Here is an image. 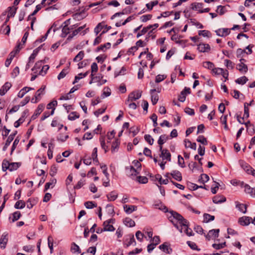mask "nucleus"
Here are the masks:
<instances>
[{
	"label": "nucleus",
	"instance_id": "1a4fd4ad",
	"mask_svg": "<svg viewBox=\"0 0 255 255\" xmlns=\"http://www.w3.org/2000/svg\"><path fill=\"white\" fill-rule=\"evenodd\" d=\"M12 85L10 82H7L1 87L0 89V95L3 96L11 88Z\"/></svg>",
	"mask_w": 255,
	"mask_h": 255
},
{
	"label": "nucleus",
	"instance_id": "f257e3e1",
	"mask_svg": "<svg viewBox=\"0 0 255 255\" xmlns=\"http://www.w3.org/2000/svg\"><path fill=\"white\" fill-rule=\"evenodd\" d=\"M169 213L170 215H168L169 220L180 233H182V227H184L185 228L184 232L188 236L194 235L192 230L188 227L189 223L187 220L175 211H171Z\"/></svg>",
	"mask_w": 255,
	"mask_h": 255
},
{
	"label": "nucleus",
	"instance_id": "052dcab7",
	"mask_svg": "<svg viewBox=\"0 0 255 255\" xmlns=\"http://www.w3.org/2000/svg\"><path fill=\"white\" fill-rule=\"evenodd\" d=\"M137 181L142 184H145L148 182V178L145 176H139L137 177Z\"/></svg>",
	"mask_w": 255,
	"mask_h": 255
},
{
	"label": "nucleus",
	"instance_id": "c03bdc74",
	"mask_svg": "<svg viewBox=\"0 0 255 255\" xmlns=\"http://www.w3.org/2000/svg\"><path fill=\"white\" fill-rule=\"evenodd\" d=\"M53 148V144L52 143H49L48 144V149L47 151V156L49 159H51L53 157V150L51 149Z\"/></svg>",
	"mask_w": 255,
	"mask_h": 255
},
{
	"label": "nucleus",
	"instance_id": "f3484780",
	"mask_svg": "<svg viewBox=\"0 0 255 255\" xmlns=\"http://www.w3.org/2000/svg\"><path fill=\"white\" fill-rule=\"evenodd\" d=\"M236 207L241 212L246 213L247 212V205L240 203L238 201L235 202Z\"/></svg>",
	"mask_w": 255,
	"mask_h": 255
},
{
	"label": "nucleus",
	"instance_id": "dca6fc26",
	"mask_svg": "<svg viewBox=\"0 0 255 255\" xmlns=\"http://www.w3.org/2000/svg\"><path fill=\"white\" fill-rule=\"evenodd\" d=\"M86 14L85 13V9L81 10L79 12H77L73 15L74 18L78 20H81L85 17Z\"/></svg>",
	"mask_w": 255,
	"mask_h": 255
},
{
	"label": "nucleus",
	"instance_id": "20e7f679",
	"mask_svg": "<svg viewBox=\"0 0 255 255\" xmlns=\"http://www.w3.org/2000/svg\"><path fill=\"white\" fill-rule=\"evenodd\" d=\"M252 220V218L250 217L243 216L238 220V223L243 226L249 225Z\"/></svg>",
	"mask_w": 255,
	"mask_h": 255
},
{
	"label": "nucleus",
	"instance_id": "aec40b11",
	"mask_svg": "<svg viewBox=\"0 0 255 255\" xmlns=\"http://www.w3.org/2000/svg\"><path fill=\"white\" fill-rule=\"evenodd\" d=\"M244 191L246 193L250 194L252 196H255V188H251L248 184L244 186Z\"/></svg>",
	"mask_w": 255,
	"mask_h": 255
},
{
	"label": "nucleus",
	"instance_id": "f704fd0d",
	"mask_svg": "<svg viewBox=\"0 0 255 255\" xmlns=\"http://www.w3.org/2000/svg\"><path fill=\"white\" fill-rule=\"evenodd\" d=\"M227 11L226 6L219 5L217 6L216 12L220 15H223Z\"/></svg>",
	"mask_w": 255,
	"mask_h": 255
},
{
	"label": "nucleus",
	"instance_id": "a211bd4d",
	"mask_svg": "<svg viewBox=\"0 0 255 255\" xmlns=\"http://www.w3.org/2000/svg\"><path fill=\"white\" fill-rule=\"evenodd\" d=\"M226 201V197L223 195H217L213 198V202L215 204L222 203Z\"/></svg>",
	"mask_w": 255,
	"mask_h": 255
},
{
	"label": "nucleus",
	"instance_id": "0eeeda50",
	"mask_svg": "<svg viewBox=\"0 0 255 255\" xmlns=\"http://www.w3.org/2000/svg\"><path fill=\"white\" fill-rule=\"evenodd\" d=\"M239 163L242 168L249 174L253 168L243 160H239Z\"/></svg>",
	"mask_w": 255,
	"mask_h": 255
},
{
	"label": "nucleus",
	"instance_id": "3c124183",
	"mask_svg": "<svg viewBox=\"0 0 255 255\" xmlns=\"http://www.w3.org/2000/svg\"><path fill=\"white\" fill-rule=\"evenodd\" d=\"M187 244L188 245V246L192 250H196L198 251H200V249H199L196 245V244L193 242L191 241H187Z\"/></svg>",
	"mask_w": 255,
	"mask_h": 255
},
{
	"label": "nucleus",
	"instance_id": "69168bd1",
	"mask_svg": "<svg viewBox=\"0 0 255 255\" xmlns=\"http://www.w3.org/2000/svg\"><path fill=\"white\" fill-rule=\"evenodd\" d=\"M144 139L150 145H152L154 142V139L149 134H145L144 135Z\"/></svg>",
	"mask_w": 255,
	"mask_h": 255
},
{
	"label": "nucleus",
	"instance_id": "a19ab883",
	"mask_svg": "<svg viewBox=\"0 0 255 255\" xmlns=\"http://www.w3.org/2000/svg\"><path fill=\"white\" fill-rule=\"evenodd\" d=\"M21 163L19 162H11L10 163L9 169L10 171L16 170L20 166Z\"/></svg>",
	"mask_w": 255,
	"mask_h": 255
},
{
	"label": "nucleus",
	"instance_id": "6ab92c4d",
	"mask_svg": "<svg viewBox=\"0 0 255 255\" xmlns=\"http://www.w3.org/2000/svg\"><path fill=\"white\" fill-rule=\"evenodd\" d=\"M104 228L103 230L105 231H114L115 230V228L112 225H111L110 222L105 221L103 224Z\"/></svg>",
	"mask_w": 255,
	"mask_h": 255
},
{
	"label": "nucleus",
	"instance_id": "7c9ffc66",
	"mask_svg": "<svg viewBox=\"0 0 255 255\" xmlns=\"http://www.w3.org/2000/svg\"><path fill=\"white\" fill-rule=\"evenodd\" d=\"M14 139V135H9L5 143V144L4 146L3 147V150L5 151L7 148V147L9 145L11 142Z\"/></svg>",
	"mask_w": 255,
	"mask_h": 255
},
{
	"label": "nucleus",
	"instance_id": "79ce46f5",
	"mask_svg": "<svg viewBox=\"0 0 255 255\" xmlns=\"http://www.w3.org/2000/svg\"><path fill=\"white\" fill-rule=\"evenodd\" d=\"M248 81V79L246 76H242L240 78H238L236 80L235 82L236 83L241 85L245 84Z\"/></svg>",
	"mask_w": 255,
	"mask_h": 255
},
{
	"label": "nucleus",
	"instance_id": "a18cd8bd",
	"mask_svg": "<svg viewBox=\"0 0 255 255\" xmlns=\"http://www.w3.org/2000/svg\"><path fill=\"white\" fill-rule=\"evenodd\" d=\"M199 35H202L204 37H210L211 36V32L207 30H199L198 32Z\"/></svg>",
	"mask_w": 255,
	"mask_h": 255
},
{
	"label": "nucleus",
	"instance_id": "4c0bfd02",
	"mask_svg": "<svg viewBox=\"0 0 255 255\" xmlns=\"http://www.w3.org/2000/svg\"><path fill=\"white\" fill-rule=\"evenodd\" d=\"M43 61H37L34 66L32 68V71H34V73H37L38 70L40 69L42 67Z\"/></svg>",
	"mask_w": 255,
	"mask_h": 255
},
{
	"label": "nucleus",
	"instance_id": "49530a36",
	"mask_svg": "<svg viewBox=\"0 0 255 255\" xmlns=\"http://www.w3.org/2000/svg\"><path fill=\"white\" fill-rule=\"evenodd\" d=\"M79 115L76 112H72L68 116V119L70 121H73L79 118Z\"/></svg>",
	"mask_w": 255,
	"mask_h": 255
},
{
	"label": "nucleus",
	"instance_id": "4468645a",
	"mask_svg": "<svg viewBox=\"0 0 255 255\" xmlns=\"http://www.w3.org/2000/svg\"><path fill=\"white\" fill-rule=\"evenodd\" d=\"M38 202V198H31L28 199L26 202L27 208L31 209Z\"/></svg>",
	"mask_w": 255,
	"mask_h": 255
},
{
	"label": "nucleus",
	"instance_id": "864d4df0",
	"mask_svg": "<svg viewBox=\"0 0 255 255\" xmlns=\"http://www.w3.org/2000/svg\"><path fill=\"white\" fill-rule=\"evenodd\" d=\"M100 141L101 143V145L102 148L104 149L105 152L106 153L108 150V146L106 145L105 141V138L104 137H101L100 138Z\"/></svg>",
	"mask_w": 255,
	"mask_h": 255
},
{
	"label": "nucleus",
	"instance_id": "412c9836",
	"mask_svg": "<svg viewBox=\"0 0 255 255\" xmlns=\"http://www.w3.org/2000/svg\"><path fill=\"white\" fill-rule=\"evenodd\" d=\"M21 215L19 211H16L12 214L11 217H9L10 222L13 223L18 220L21 217Z\"/></svg>",
	"mask_w": 255,
	"mask_h": 255
},
{
	"label": "nucleus",
	"instance_id": "39448f33",
	"mask_svg": "<svg viewBox=\"0 0 255 255\" xmlns=\"http://www.w3.org/2000/svg\"><path fill=\"white\" fill-rule=\"evenodd\" d=\"M153 206L154 208L159 209L165 213L168 212L167 208L164 206L160 200L155 201Z\"/></svg>",
	"mask_w": 255,
	"mask_h": 255
},
{
	"label": "nucleus",
	"instance_id": "13d9d810",
	"mask_svg": "<svg viewBox=\"0 0 255 255\" xmlns=\"http://www.w3.org/2000/svg\"><path fill=\"white\" fill-rule=\"evenodd\" d=\"M209 179V177L208 175L206 174H202L200 175V178L199 179V181L203 183L207 182Z\"/></svg>",
	"mask_w": 255,
	"mask_h": 255
},
{
	"label": "nucleus",
	"instance_id": "c756f323",
	"mask_svg": "<svg viewBox=\"0 0 255 255\" xmlns=\"http://www.w3.org/2000/svg\"><path fill=\"white\" fill-rule=\"evenodd\" d=\"M111 44L110 42H107L104 44L101 45L100 46L98 47L96 49L97 52H99L100 51H105V49H109L111 47Z\"/></svg>",
	"mask_w": 255,
	"mask_h": 255
},
{
	"label": "nucleus",
	"instance_id": "6e6d98bb",
	"mask_svg": "<svg viewBox=\"0 0 255 255\" xmlns=\"http://www.w3.org/2000/svg\"><path fill=\"white\" fill-rule=\"evenodd\" d=\"M197 141L204 145H207L208 144L206 138H205L203 135H199L197 139Z\"/></svg>",
	"mask_w": 255,
	"mask_h": 255
},
{
	"label": "nucleus",
	"instance_id": "58836bf2",
	"mask_svg": "<svg viewBox=\"0 0 255 255\" xmlns=\"http://www.w3.org/2000/svg\"><path fill=\"white\" fill-rule=\"evenodd\" d=\"M71 251L74 253H77L78 254H80L81 252L79 247L75 243H73L71 244Z\"/></svg>",
	"mask_w": 255,
	"mask_h": 255
},
{
	"label": "nucleus",
	"instance_id": "cd10ccee",
	"mask_svg": "<svg viewBox=\"0 0 255 255\" xmlns=\"http://www.w3.org/2000/svg\"><path fill=\"white\" fill-rule=\"evenodd\" d=\"M107 197L109 201H113L117 198L118 194L115 191H113L107 194Z\"/></svg>",
	"mask_w": 255,
	"mask_h": 255
},
{
	"label": "nucleus",
	"instance_id": "774afa93",
	"mask_svg": "<svg viewBox=\"0 0 255 255\" xmlns=\"http://www.w3.org/2000/svg\"><path fill=\"white\" fill-rule=\"evenodd\" d=\"M224 71V70L221 68H214L212 69V72L216 75H222Z\"/></svg>",
	"mask_w": 255,
	"mask_h": 255
},
{
	"label": "nucleus",
	"instance_id": "e2e57ef3",
	"mask_svg": "<svg viewBox=\"0 0 255 255\" xmlns=\"http://www.w3.org/2000/svg\"><path fill=\"white\" fill-rule=\"evenodd\" d=\"M152 15L149 14L143 15H142L141 16H140V19L142 22H145L151 19V18H152Z\"/></svg>",
	"mask_w": 255,
	"mask_h": 255
},
{
	"label": "nucleus",
	"instance_id": "a878e982",
	"mask_svg": "<svg viewBox=\"0 0 255 255\" xmlns=\"http://www.w3.org/2000/svg\"><path fill=\"white\" fill-rule=\"evenodd\" d=\"M185 146L186 148H190L192 149H196V144L195 142H191L189 139H185L184 140Z\"/></svg>",
	"mask_w": 255,
	"mask_h": 255
},
{
	"label": "nucleus",
	"instance_id": "8fccbe9b",
	"mask_svg": "<svg viewBox=\"0 0 255 255\" xmlns=\"http://www.w3.org/2000/svg\"><path fill=\"white\" fill-rule=\"evenodd\" d=\"M203 66L205 68L212 70L214 67V64L210 61H206L203 63Z\"/></svg>",
	"mask_w": 255,
	"mask_h": 255
},
{
	"label": "nucleus",
	"instance_id": "09e8293b",
	"mask_svg": "<svg viewBox=\"0 0 255 255\" xmlns=\"http://www.w3.org/2000/svg\"><path fill=\"white\" fill-rule=\"evenodd\" d=\"M105 27V25L103 23H99L94 28V32L97 35Z\"/></svg>",
	"mask_w": 255,
	"mask_h": 255
},
{
	"label": "nucleus",
	"instance_id": "9d476101",
	"mask_svg": "<svg viewBox=\"0 0 255 255\" xmlns=\"http://www.w3.org/2000/svg\"><path fill=\"white\" fill-rule=\"evenodd\" d=\"M8 242V234L3 233L0 239V245L1 249H5Z\"/></svg>",
	"mask_w": 255,
	"mask_h": 255
},
{
	"label": "nucleus",
	"instance_id": "4be33fe9",
	"mask_svg": "<svg viewBox=\"0 0 255 255\" xmlns=\"http://www.w3.org/2000/svg\"><path fill=\"white\" fill-rule=\"evenodd\" d=\"M124 209L126 213L129 214L131 213L133 211L136 210L137 207L134 205H125L124 206Z\"/></svg>",
	"mask_w": 255,
	"mask_h": 255
},
{
	"label": "nucleus",
	"instance_id": "5fc2aeb1",
	"mask_svg": "<svg viewBox=\"0 0 255 255\" xmlns=\"http://www.w3.org/2000/svg\"><path fill=\"white\" fill-rule=\"evenodd\" d=\"M106 32H107V31H105V30L103 31L102 32V33L98 36H97L95 38V40L94 41V43H93L94 45H98L100 42H101V41H102V34H103L104 33H105Z\"/></svg>",
	"mask_w": 255,
	"mask_h": 255
},
{
	"label": "nucleus",
	"instance_id": "37998d69",
	"mask_svg": "<svg viewBox=\"0 0 255 255\" xmlns=\"http://www.w3.org/2000/svg\"><path fill=\"white\" fill-rule=\"evenodd\" d=\"M203 4L202 3L200 2H194L191 4L192 6V9L195 10L198 9L200 10L201 8L203 7Z\"/></svg>",
	"mask_w": 255,
	"mask_h": 255
},
{
	"label": "nucleus",
	"instance_id": "680f3d73",
	"mask_svg": "<svg viewBox=\"0 0 255 255\" xmlns=\"http://www.w3.org/2000/svg\"><path fill=\"white\" fill-rule=\"evenodd\" d=\"M10 162L6 160H4L2 163V168L3 171H6L7 169H9Z\"/></svg>",
	"mask_w": 255,
	"mask_h": 255
},
{
	"label": "nucleus",
	"instance_id": "6e6552de",
	"mask_svg": "<svg viewBox=\"0 0 255 255\" xmlns=\"http://www.w3.org/2000/svg\"><path fill=\"white\" fill-rule=\"evenodd\" d=\"M216 34L219 36L225 37L230 33L229 28H220L215 31Z\"/></svg>",
	"mask_w": 255,
	"mask_h": 255
},
{
	"label": "nucleus",
	"instance_id": "473e14b6",
	"mask_svg": "<svg viewBox=\"0 0 255 255\" xmlns=\"http://www.w3.org/2000/svg\"><path fill=\"white\" fill-rule=\"evenodd\" d=\"M73 28L71 27L70 28L68 26H66V25H63L62 29V33H61V37H65L66 35L69 33L70 30L71 29H72Z\"/></svg>",
	"mask_w": 255,
	"mask_h": 255
},
{
	"label": "nucleus",
	"instance_id": "72a5a7b5",
	"mask_svg": "<svg viewBox=\"0 0 255 255\" xmlns=\"http://www.w3.org/2000/svg\"><path fill=\"white\" fill-rule=\"evenodd\" d=\"M85 55V53L84 51H80L78 54L73 59L74 62H79L84 58Z\"/></svg>",
	"mask_w": 255,
	"mask_h": 255
},
{
	"label": "nucleus",
	"instance_id": "bb28decb",
	"mask_svg": "<svg viewBox=\"0 0 255 255\" xmlns=\"http://www.w3.org/2000/svg\"><path fill=\"white\" fill-rule=\"evenodd\" d=\"M41 46H42V45L39 46L38 47H37L33 50L32 53L30 55V57H29V63H30L31 62H33L36 55L37 54L40 49L41 48Z\"/></svg>",
	"mask_w": 255,
	"mask_h": 255
},
{
	"label": "nucleus",
	"instance_id": "bf43d9fd",
	"mask_svg": "<svg viewBox=\"0 0 255 255\" xmlns=\"http://www.w3.org/2000/svg\"><path fill=\"white\" fill-rule=\"evenodd\" d=\"M49 68V66L48 65H44L42 67V69L40 70L39 74L42 76H44L48 70Z\"/></svg>",
	"mask_w": 255,
	"mask_h": 255
},
{
	"label": "nucleus",
	"instance_id": "2f4dec72",
	"mask_svg": "<svg viewBox=\"0 0 255 255\" xmlns=\"http://www.w3.org/2000/svg\"><path fill=\"white\" fill-rule=\"evenodd\" d=\"M45 86H42L40 89H39L35 93L34 97L41 99V95L44 94V90L45 89Z\"/></svg>",
	"mask_w": 255,
	"mask_h": 255
},
{
	"label": "nucleus",
	"instance_id": "de8ad7c7",
	"mask_svg": "<svg viewBox=\"0 0 255 255\" xmlns=\"http://www.w3.org/2000/svg\"><path fill=\"white\" fill-rule=\"evenodd\" d=\"M85 207L87 209H93L97 207V204L93 201H87L84 204Z\"/></svg>",
	"mask_w": 255,
	"mask_h": 255
},
{
	"label": "nucleus",
	"instance_id": "c9c22d12",
	"mask_svg": "<svg viewBox=\"0 0 255 255\" xmlns=\"http://www.w3.org/2000/svg\"><path fill=\"white\" fill-rule=\"evenodd\" d=\"M204 222L208 223L213 221L215 219V216L210 214L205 213L204 214Z\"/></svg>",
	"mask_w": 255,
	"mask_h": 255
},
{
	"label": "nucleus",
	"instance_id": "c85d7f7f",
	"mask_svg": "<svg viewBox=\"0 0 255 255\" xmlns=\"http://www.w3.org/2000/svg\"><path fill=\"white\" fill-rule=\"evenodd\" d=\"M124 223L126 226L129 227L135 226V223L134 221L130 218H126L124 221Z\"/></svg>",
	"mask_w": 255,
	"mask_h": 255
},
{
	"label": "nucleus",
	"instance_id": "ea45409f",
	"mask_svg": "<svg viewBox=\"0 0 255 255\" xmlns=\"http://www.w3.org/2000/svg\"><path fill=\"white\" fill-rule=\"evenodd\" d=\"M25 206V202L23 200H19L17 201L14 205V208L15 209H23Z\"/></svg>",
	"mask_w": 255,
	"mask_h": 255
},
{
	"label": "nucleus",
	"instance_id": "603ef678",
	"mask_svg": "<svg viewBox=\"0 0 255 255\" xmlns=\"http://www.w3.org/2000/svg\"><path fill=\"white\" fill-rule=\"evenodd\" d=\"M56 179H54V178H53L52 179L50 182H47L45 184V190H48L50 186H54L55 184H56Z\"/></svg>",
	"mask_w": 255,
	"mask_h": 255
},
{
	"label": "nucleus",
	"instance_id": "f03ea898",
	"mask_svg": "<svg viewBox=\"0 0 255 255\" xmlns=\"http://www.w3.org/2000/svg\"><path fill=\"white\" fill-rule=\"evenodd\" d=\"M159 150L161 152L160 157L162 158V160H166L168 161H171V155L167 149H164L162 146H161L159 148Z\"/></svg>",
	"mask_w": 255,
	"mask_h": 255
},
{
	"label": "nucleus",
	"instance_id": "423d86ee",
	"mask_svg": "<svg viewBox=\"0 0 255 255\" xmlns=\"http://www.w3.org/2000/svg\"><path fill=\"white\" fill-rule=\"evenodd\" d=\"M156 91L159 93V92H160V89H158L157 90H156V89H151L150 91V93L151 95V102H152V105H155L158 101V95L157 94H153Z\"/></svg>",
	"mask_w": 255,
	"mask_h": 255
},
{
	"label": "nucleus",
	"instance_id": "0e129e2a",
	"mask_svg": "<svg viewBox=\"0 0 255 255\" xmlns=\"http://www.w3.org/2000/svg\"><path fill=\"white\" fill-rule=\"evenodd\" d=\"M57 105V101H53L47 104V109H54V110H55V107Z\"/></svg>",
	"mask_w": 255,
	"mask_h": 255
},
{
	"label": "nucleus",
	"instance_id": "7ed1b4c3",
	"mask_svg": "<svg viewBox=\"0 0 255 255\" xmlns=\"http://www.w3.org/2000/svg\"><path fill=\"white\" fill-rule=\"evenodd\" d=\"M141 96V92L140 91H134L131 93H130L128 97V100L126 102V104H128V102L133 101H135L138 99H139Z\"/></svg>",
	"mask_w": 255,
	"mask_h": 255
},
{
	"label": "nucleus",
	"instance_id": "5701e85b",
	"mask_svg": "<svg viewBox=\"0 0 255 255\" xmlns=\"http://www.w3.org/2000/svg\"><path fill=\"white\" fill-rule=\"evenodd\" d=\"M133 243L134 244V245H135L136 243H135V241L134 236H133V235H132V236H130L129 239H127L124 242V245L125 247L128 248L129 246H130V245H133Z\"/></svg>",
	"mask_w": 255,
	"mask_h": 255
},
{
	"label": "nucleus",
	"instance_id": "4d7b16f0",
	"mask_svg": "<svg viewBox=\"0 0 255 255\" xmlns=\"http://www.w3.org/2000/svg\"><path fill=\"white\" fill-rule=\"evenodd\" d=\"M226 246V243L224 242L221 244H213L212 247L216 250H220L223 249Z\"/></svg>",
	"mask_w": 255,
	"mask_h": 255
},
{
	"label": "nucleus",
	"instance_id": "e433bc0d",
	"mask_svg": "<svg viewBox=\"0 0 255 255\" xmlns=\"http://www.w3.org/2000/svg\"><path fill=\"white\" fill-rule=\"evenodd\" d=\"M8 8L9 10L7 15L10 17H14L18 7L15 6H9Z\"/></svg>",
	"mask_w": 255,
	"mask_h": 255
},
{
	"label": "nucleus",
	"instance_id": "b1692460",
	"mask_svg": "<svg viewBox=\"0 0 255 255\" xmlns=\"http://www.w3.org/2000/svg\"><path fill=\"white\" fill-rule=\"evenodd\" d=\"M168 136L164 134H162L159 136L157 141V143L159 146V148L161 146H162V145L168 139Z\"/></svg>",
	"mask_w": 255,
	"mask_h": 255
},
{
	"label": "nucleus",
	"instance_id": "f8f14e48",
	"mask_svg": "<svg viewBox=\"0 0 255 255\" xmlns=\"http://www.w3.org/2000/svg\"><path fill=\"white\" fill-rule=\"evenodd\" d=\"M198 50L201 52H208L210 50V46L208 44L200 43L198 45Z\"/></svg>",
	"mask_w": 255,
	"mask_h": 255
},
{
	"label": "nucleus",
	"instance_id": "ddd939ff",
	"mask_svg": "<svg viewBox=\"0 0 255 255\" xmlns=\"http://www.w3.org/2000/svg\"><path fill=\"white\" fill-rule=\"evenodd\" d=\"M170 174L175 180L178 181H181L182 179L181 173L178 170H173Z\"/></svg>",
	"mask_w": 255,
	"mask_h": 255
},
{
	"label": "nucleus",
	"instance_id": "9b49d317",
	"mask_svg": "<svg viewBox=\"0 0 255 255\" xmlns=\"http://www.w3.org/2000/svg\"><path fill=\"white\" fill-rule=\"evenodd\" d=\"M44 105L42 104H39L37 109H36L34 114L31 116V120H34L37 118V117L41 113L44 109Z\"/></svg>",
	"mask_w": 255,
	"mask_h": 255
},
{
	"label": "nucleus",
	"instance_id": "393cba45",
	"mask_svg": "<svg viewBox=\"0 0 255 255\" xmlns=\"http://www.w3.org/2000/svg\"><path fill=\"white\" fill-rule=\"evenodd\" d=\"M120 144V141L119 139H116L112 143L111 147L112 152H115L118 151Z\"/></svg>",
	"mask_w": 255,
	"mask_h": 255
},
{
	"label": "nucleus",
	"instance_id": "2eb2a0df",
	"mask_svg": "<svg viewBox=\"0 0 255 255\" xmlns=\"http://www.w3.org/2000/svg\"><path fill=\"white\" fill-rule=\"evenodd\" d=\"M236 68L242 73H246L248 70L247 65L243 62L237 64Z\"/></svg>",
	"mask_w": 255,
	"mask_h": 255
},
{
	"label": "nucleus",
	"instance_id": "338daca9",
	"mask_svg": "<svg viewBox=\"0 0 255 255\" xmlns=\"http://www.w3.org/2000/svg\"><path fill=\"white\" fill-rule=\"evenodd\" d=\"M225 63L228 69H233L234 67V63L230 60L226 59L225 60Z\"/></svg>",
	"mask_w": 255,
	"mask_h": 255
}]
</instances>
